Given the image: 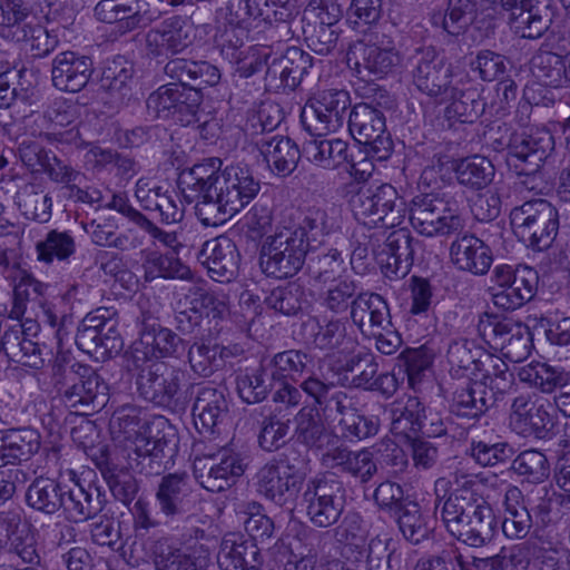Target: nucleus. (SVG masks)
Segmentation results:
<instances>
[{
	"label": "nucleus",
	"mask_w": 570,
	"mask_h": 570,
	"mask_svg": "<svg viewBox=\"0 0 570 570\" xmlns=\"http://www.w3.org/2000/svg\"><path fill=\"white\" fill-rule=\"evenodd\" d=\"M435 511L448 533L459 542L482 548L495 532V515L491 505L478 492L474 475L456 470L434 483Z\"/></svg>",
	"instance_id": "obj_1"
},
{
	"label": "nucleus",
	"mask_w": 570,
	"mask_h": 570,
	"mask_svg": "<svg viewBox=\"0 0 570 570\" xmlns=\"http://www.w3.org/2000/svg\"><path fill=\"white\" fill-rule=\"evenodd\" d=\"M140 410L124 404L112 415L127 441L128 458L140 473L158 475L167 469L177 449V438L167 421L159 419L150 425L140 416Z\"/></svg>",
	"instance_id": "obj_2"
},
{
	"label": "nucleus",
	"mask_w": 570,
	"mask_h": 570,
	"mask_svg": "<svg viewBox=\"0 0 570 570\" xmlns=\"http://www.w3.org/2000/svg\"><path fill=\"white\" fill-rule=\"evenodd\" d=\"M308 459L295 449H286L264 464L256 474V490L279 507L292 509L303 490Z\"/></svg>",
	"instance_id": "obj_3"
},
{
	"label": "nucleus",
	"mask_w": 570,
	"mask_h": 570,
	"mask_svg": "<svg viewBox=\"0 0 570 570\" xmlns=\"http://www.w3.org/2000/svg\"><path fill=\"white\" fill-rule=\"evenodd\" d=\"M52 381L65 405L76 413L94 411L107 402L108 385L89 365L79 362L69 366L56 363Z\"/></svg>",
	"instance_id": "obj_4"
},
{
	"label": "nucleus",
	"mask_w": 570,
	"mask_h": 570,
	"mask_svg": "<svg viewBox=\"0 0 570 570\" xmlns=\"http://www.w3.org/2000/svg\"><path fill=\"white\" fill-rule=\"evenodd\" d=\"M81 106L65 98L55 99L46 110L24 118L30 136L43 138L58 149L85 146L79 128Z\"/></svg>",
	"instance_id": "obj_5"
},
{
	"label": "nucleus",
	"mask_w": 570,
	"mask_h": 570,
	"mask_svg": "<svg viewBox=\"0 0 570 570\" xmlns=\"http://www.w3.org/2000/svg\"><path fill=\"white\" fill-rule=\"evenodd\" d=\"M409 214L413 229L426 237L449 236L463 228L459 202L449 191L413 197Z\"/></svg>",
	"instance_id": "obj_6"
},
{
	"label": "nucleus",
	"mask_w": 570,
	"mask_h": 570,
	"mask_svg": "<svg viewBox=\"0 0 570 570\" xmlns=\"http://www.w3.org/2000/svg\"><path fill=\"white\" fill-rule=\"evenodd\" d=\"M514 235L533 250H546L553 244L559 232V213L542 198L524 202L510 213Z\"/></svg>",
	"instance_id": "obj_7"
},
{
	"label": "nucleus",
	"mask_w": 570,
	"mask_h": 570,
	"mask_svg": "<svg viewBox=\"0 0 570 570\" xmlns=\"http://www.w3.org/2000/svg\"><path fill=\"white\" fill-rule=\"evenodd\" d=\"M213 166L195 164L179 173L177 185L184 200L195 204V214L204 226H218L229 213L220 205V195L210 181L217 161Z\"/></svg>",
	"instance_id": "obj_8"
},
{
	"label": "nucleus",
	"mask_w": 570,
	"mask_h": 570,
	"mask_svg": "<svg viewBox=\"0 0 570 570\" xmlns=\"http://www.w3.org/2000/svg\"><path fill=\"white\" fill-rule=\"evenodd\" d=\"M350 205L356 220L370 228H392L404 218V203L390 184L360 187Z\"/></svg>",
	"instance_id": "obj_9"
},
{
	"label": "nucleus",
	"mask_w": 570,
	"mask_h": 570,
	"mask_svg": "<svg viewBox=\"0 0 570 570\" xmlns=\"http://www.w3.org/2000/svg\"><path fill=\"white\" fill-rule=\"evenodd\" d=\"M413 61L414 86L439 104L448 102L453 98L459 90V85L468 78L466 73H453L451 66L445 63L432 47L417 48Z\"/></svg>",
	"instance_id": "obj_10"
},
{
	"label": "nucleus",
	"mask_w": 570,
	"mask_h": 570,
	"mask_svg": "<svg viewBox=\"0 0 570 570\" xmlns=\"http://www.w3.org/2000/svg\"><path fill=\"white\" fill-rule=\"evenodd\" d=\"M309 250L302 238L282 223L264 242L261 266L267 276L278 279L293 277L304 266Z\"/></svg>",
	"instance_id": "obj_11"
},
{
	"label": "nucleus",
	"mask_w": 570,
	"mask_h": 570,
	"mask_svg": "<svg viewBox=\"0 0 570 570\" xmlns=\"http://www.w3.org/2000/svg\"><path fill=\"white\" fill-rule=\"evenodd\" d=\"M302 501L306 517L316 528L336 524L346 505V489L334 474H322L307 481Z\"/></svg>",
	"instance_id": "obj_12"
},
{
	"label": "nucleus",
	"mask_w": 570,
	"mask_h": 570,
	"mask_svg": "<svg viewBox=\"0 0 570 570\" xmlns=\"http://www.w3.org/2000/svg\"><path fill=\"white\" fill-rule=\"evenodd\" d=\"M138 370L137 390L146 401L164 407H176L186 401L188 374L181 367L156 361Z\"/></svg>",
	"instance_id": "obj_13"
},
{
	"label": "nucleus",
	"mask_w": 570,
	"mask_h": 570,
	"mask_svg": "<svg viewBox=\"0 0 570 570\" xmlns=\"http://www.w3.org/2000/svg\"><path fill=\"white\" fill-rule=\"evenodd\" d=\"M492 303L495 307L512 312L530 302L539 282L537 271L527 265L498 264L490 276Z\"/></svg>",
	"instance_id": "obj_14"
},
{
	"label": "nucleus",
	"mask_w": 570,
	"mask_h": 570,
	"mask_svg": "<svg viewBox=\"0 0 570 570\" xmlns=\"http://www.w3.org/2000/svg\"><path fill=\"white\" fill-rule=\"evenodd\" d=\"M213 161H217L218 166L210 181L220 195V205L233 217L258 195L261 183L247 166L228 165L222 169L223 161L216 157L206 158L197 165L212 167Z\"/></svg>",
	"instance_id": "obj_15"
},
{
	"label": "nucleus",
	"mask_w": 570,
	"mask_h": 570,
	"mask_svg": "<svg viewBox=\"0 0 570 570\" xmlns=\"http://www.w3.org/2000/svg\"><path fill=\"white\" fill-rule=\"evenodd\" d=\"M351 96L345 89H324L315 94L303 108L301 120L313 136L341 129L350 114Z\"/></svg>",
	"instance_id": "obj_16"
},
{
	"label": "nucleus",
	"mask_w": 570,
	"mask_h": 570,
	"mask_svg": "<svg viewBox=\"0 0 570 570\" xmlns=\"http://www.w3.org/2000/svg\"><path fill=\"white\" fill-rule=\"evenodd\" d=\"M348 131L366 153L377 160H386L393 150V141L386 130L384 114L371 104L355 105L348 114Z\"/></svg>",
	"instance_id": "obj_17"
},
{
	"label": "nucleus",
	"mask_w": 570,
	"mask_h": 570,
	"mask_svg": "<svg viewBox=\"0 0 570 570\" xmlns=\"http://www.w3.org/2000/svg\"><path fill=\"white\" fill-rule=\"evenodd\" d=\"M478 332L487 344L500 351L510 362H522L531 354L532 341L528 327L512 320L484 314L479 320Z\"/></svg>",
	"instance_id": "obj_18"
},
{
	"label": "nucleus",
	"mask_w": 570,
	"mask_h": 570,
	"mask_svg": "<svg viewBox=\"0 0 570 570\" xmlns=\"http://www.w3.org/2000/svg\"><path fill=\"white\" fill-rule=\"evenodd\" d=\"M76 344L88 354L100 353L104 356L118 353L122 347V340L118 331L117 312L114 308L99 307L87 314L78 327Z\"/></svg>",
	"instance_id": "obj_19"
},
{
	"label": "nucleus",
	"mask_w": 570,
	"mask_h": 570,
	"mask_svg": "<svg viewBox=\"0 0 570 570\" xmlns=\"http://www.w3.org/2000/svg\"><path fill=\"white\" fill-rule=\"evenodd\" d=\"M554 149V138L546 128L514 132L508 144L507 161L519 175H531L539 170Z\"/></svg>",
	"instance_id": "obj_20"
},
{
	"label": "nucleus",
	"mask_w": 570,
	"mask_h": 570,
	"mask_svg": "<svg viewBox=\"0 0 570 570\" xmlns=\"http://www.w3.org/2000/svg\"><path fill=\"white\" fill-rule=\"evenodd\" d=\"M188 342L168 327L158 323H142L140 338L134 343L130 360L135 368L149 360L180 358L187 351Z\"/></svg>",
	"instance_id": "obj_21"
},
{
	"label": "nucleus",
	"mask_w": 570,
	"mask_h": 570,
	"mask_svg": "<svg viewBox=\"0 0 570 570\" xmlns=\"http://www.w3.org/2000/svg\"><path fill=\"white\" fill-rule=\"evenodd\" d=\"M203 95L193 88L167 83L153 91L146 101L149 114L157 118L174 117L177 121L188 125L194 120Z\"/></svg>",
	"instance_id": "obj_22"
},
{
	"label": "nucleus",
	"mask_w": 570,
	"mask_h": 570,
	"mask_svg": "<svg viewBox=\"0 0 570 570\" xmlns=\"http://www.w3.org/2000/svg\"><path fill=\"white\" fill-rule=\"evenodd\" d=\"M377 29L370 32H356L362 41L367 42L362 49L361 60L357 61L358 72L363 69L368 75L383 78L393 72L401 63V55L395 48L390 35L392 27L389 22L379 23Z\"/></svg>",
	"instance_id": "obj_23"
},
{
	"label": "nucleus",
	"mask_w": 570,
	"mask_h": 570,
	"mask_svg": "<svg viewBox=\"0 0 570 570\" xmlns=\"http://www.w3.org/2000/svg\"><path fill=\"white\" fill-rule=\"evenodd\" d=\"M245 471L238 453L222 449L205 459L195 460V474L199 484L210 492H222L233 487Z\"/></svg>",
	"instance_id": "obj_24"
},
{
	"label": "nucleus",
	"mask_w": 570,
	"mask_h": 570,
	"mask_svg": "<svg viewBox=\"0 0 570 570\" xmlns=\"http://www.w3.org/2000/svg\"><path fill=\"white\" fill-rule=\"evenodd\" d=\"M502 14L511 31L525 39H538L550 28L549 7L540 0H500Z\"/></svg>",
	"instance_id": "obj_25"
},
{
	"label": "nucleus",
	"mask_w": 570,
	"mask_h": 570,
	"mask_svg": "<svg viewBox=\"0 0 570 570\" xmlns=\"http://www.w3.org/2000/svg\"><path fill=\"white\" fill-rule=\"evenodd\" d=\"M553 405L547 400L532 401L521 394L512 401L509 416L510 428L522 436L546 439L554 428Z\"/></svg>",
	"instance_id": "obj_26"
},
{
	"label": "nucleus",
	"mask_w": 570,
	"mask_h": 570,
	"mask_svg": "<svg viewBox=\"0 0 570 570\" xmlns=\"http://www.w3.org/2000/svg\"><path fill=\"white\" fill-rule=\"evenodd\" d=\"M193 43L191 27L183 16L166 18L157 28L147 31L145 49L149 56L178 55Z\"/></svg>",
	"instance_id": "obj_27"
},
{
	"label": "nucleus",
	"mask_w": 570,
	"mask_h": 570,
	"mask_svg": "<svg viewBox=\"0 0 570 570\" xmlns=\"http://www.w3.org/2000/svg\"><path fill=\"white\" fill-rule=\"evenodd\" d=\"M198 261L207 268L212 279L229 283L238 274L240 255L236 244L228 236L222 235L203 244Z\"/></svg>",
	"instance_id": "obj_28"
},
{
	"label": "nucleus",
	"mask_w": 570,
	"mask_h": 570,
	"mask_svg": "<svg viewBox=\"0 0 570 570\" xmlns=\"http://www.w3.org/2000/svg\"><path fill=\"white\" fill-rule=\"evenodd\" d=\"M158 513L174 521L191 510L195 504L189 478L186 473L164 475L155 490Z\"/></svg>",
	"instance_id": "obj_29"
},
{
	"label": "nucleus",
	"mask_w": 570,
	"mask_h": 570,
	"mask_svg": "<svg viewBox=\"0 0 570 570\" xmlns=\"http://www.w3.org/2000/svg\"><path fill=\"white\" fill-rule=\"evenodd\" d=\"M72 484H65L61 509L65 518L72 522H85L97 517L105 508L106 497L94 483L87 485L71 479Z\"/></svg>",
	"instance_id": "obj_30"
},
{
	"label": "nucleus",
	"mask_w": 570,
	"mask_h": 570,
	"mask_svg": "<svg viewBox=\"0 0 570 570\" xmlns=\"http://www.w3.org/2000/svg\"><path fill=\"white\" fill-rule=\"evenodd\" d=\"M420 245V240L415 239L406 228L390 233L381 253L383 275L389 279L405 277L411 271L415 250Z\"/></svg>",
	"instance_id": "obj_31"
},
{
	"label": "nucleus",
	"mask_w": 570,
	"mask_h": 570,
	"mask_svg": "<svg viewBox=\"0 0 570 570\" xmlns=\"http://www.w3.org/2000/svg\"><path fill=\"white\" fill-rule=\"evenodd\" d=\"M92 72V59L80 52L66 50L52 59L51 80L61 91H80L90 80Z\"/></svg>",
	"instance_id": "obj_32"
},
{
	"label": "nucleus",
	"mask_w": 570,
	"mask_h": 570,
	"mask_svg": "<svg viewBox=\"0 0 570 570\" xmlns=\"http://www.w3.org/2000/svg\"><path fill=\"white\" fill-rule=\"evenodd\" d=\"M450 259L456 269L484 276L493 263L492 249L473 234L456 237L450 246Z\"/></svg>",
	"instance_id": "obj_33"
},
{
	"label": "nucleus",
	"mask_w": 570,
	"mask_h": 570,
	"mask_svg": "<svg viewBox=\"0 0 570 570\" xmlns=\"http://www.w3.org/2000/svg\"><path fill=\"white\" fill-rule=\"evenodd\" d=\"M286 225L309 249H317L325 245L326 237L340 228L335 209L320 206L308 207L298 222H288Z\"/></svg>",
	"instance_id": "obj_34"
},
{
	"label": "nucleus",
	"mask_w": 570,
	"mask_h": 570,
	"mask_svg": "<svg viewBox=\"0 0 570 570\" xmlns=\"http://www.w3.org/2000/svg\"><path fill=\"white\" fill-rule=\"evenodd\" d=\"M350 316L363 336L379 333L392 322L387 302L375 293L358 294L353 299Z\"/></svg>",
	"instance_id": "obj_35"
},
{
	"label": "nucleus",
	"mask_w": 570,
	"mask_h": 570,
	"mask_svg": "<svg viewBox=\"0 0 570 570\" xmlns=\"http://www.w3.org/2000/svg\"><path fill=\"white\" fill-rule=\"evenodd\" d=\"M165 75L175 80V85L202 91L203 87L215 86L220 80L218 68L208 61L175 58L164 67Z\"/></svg>",
	"instance_id": "obj_36"
},
{
	"label": "nucleus",
	"mask_w": 570,
	"mask_h": 570,
	"mask_svg": "<svg viewBox=\"0 0 570 570\" xmlns=\"http://www.w3.org/2000/svg\"><path fill=\"white\" fill-rule=\"evenodd\" d=\"M40 444V434L35 429L0 430V468L29 461L38 453Z\"/></svg>",
	"instance_id": "obj_37"
},
{
	"label": "nucleus",
	"mask_w": 570,
	"mask_h": 570,
	"mask_svg": "<svg viewBox=\"0 0 570 570\" xmlns=\"http://www.w3.org/2000/svg\"><path fill=\"white\" fill-rule=\"evenodd\" d=\"M255 144L274 174L286 177L297 167L301 150L289 137L263 136Z\"/></svg>",
	"instance_id": "obj_38"
},
{
	"label": "nucleus",
	"mask_w": 570,
	"mask_h": 570,
	"mask_svg": "<svg viewBox=\"0 0 570 570\" xmlns=\"http://www.w3.org/2000/svg\"><path fill=\"white\" fill-rule=\"evenodd\" d=\"M220 570H259L263 560L261 550L252 540L226 537L217 553Z\"/></svg>",
	"instance_id": "obj_39"
},
{
	"label": "nucleus",
	"mask_w": 570,
	"mask_h": 570,
	"mask_svg": "<svg viewBox=\"0 0 570 570\" xmlns=\"http://www.w3.org/2000/svg\"><path fill=\"white\" fill-rule=\"evenodd\" d=\"M228 413V402L223 390L212 385L198 386L193 405L195 425L200 423L205 432H214Z\"/></svg>",
	"instance_id": "obj_40"
},
{
	"label": "nucleus",
	"mask_w": 570,
	"mask_h": 570,
	"mask_svg": "<svg viewBox=\"0 0 570 570\" xmlns=\"http://www.w3.org/2000/svg\"><path fill=\"white\" fill-rule=\"evenodd\" d=\"M493 403V395L489 394L482 382L465 381L453 391L450 411L452 414L478 419L483 415Z\"/></svg>",
	"instance_id": "obj_41"
},
{
	"label": "nucleus",
	"mask_w": 570,
	"mask_h": 570,
	"mask_svg": "<svg viewBox=\"0 0 570 570\" xmlns=\"http://www.w3.org/2000/svg\"><path fill=\"white\" fill-rule=\"evenodd\" d=\"M313 344L327 353L350 355L357 348L358 341L346 320L332 318L318 325Z\"/></svg>",
	"instance_id": "obj_42"
},
{
	"label": "nucleus",
	"mask_w": 570,
	"mask_h": 570,
	"mask_svg": "<svg viewBox=\"0 0 570 570\" xmlns=\"http://www.w3.org/2000/svg\"><path fill=\"white\" fill-rule=\"evenodd\" d=\"M532 75L544 86L570 87V51L558 55L552 51H538L531 59Z\"/></svg>",
	"instance_id": "obj_43"
},
{
	"label": "nucleus",
	"mask_w": 570,
	"mask_h": 570,
	"mask_svg": "<svg viewBox=\"0 0 570 570\" xmlns=\"http://www.w3.org/2000/svg\"><path fill=\"white\" fill-rule=\"evenodd\" d=\"M142 546L157 570H198L190 554L175 547L167 535L148 537Z\"/></svg>",
	"instance_id": "obj_44"
},
{
	"label": "nucleus",
	"mask_w": 570,
	"mask_h": 570,
	"mask_svg": "<svg viewBox=\"0 0 570 570\" xmlns=\"http://www.w3.org/2000/svg\"><path fill=\"white\" fill-rule=\"evenodd\" d=\"M296 436L298 442L317 452L338 442V436L326 429L320 414L309 407L301 409L296 416Z\"/></svg>",
	"instance_id": "obj_45"
},
{
	"label": "nucleus",
	"mask_w": 570,
	"mask_h": 570,
	"mask_svg": "<svg viewBox=\"0 0 570 570\" xmlns=\"http://www.w3.org/2000/svg\"><path fill=\"white\" fill-rule=\"evenodd\" d=\"M303 155L309 163L326 170H334L351 163L348 144L340 138H315L306 141Z\"/></svg>",
	"instance_id": "obj_46"
},
{
	"label": "nucleus",
	"mask_w": 570,
	"mask_h": 570,
	"mask_svg": "<svg viewBox=\"0 0 570 570\" xmlns=\"http://www.w3.org/2000/svg\"><path fill=\"white\" fill-rule=\"evenodd\" d=\"M144 277L147 282L157 278L180 279L194 282L191 269L174 255L161 254L157 250L142 252Z\"/></svg>",
	"instance_id": "obj_47"
},
{
	"label": "nucleus",
	"mask_w": 570,
	"mask_h": 570,
	"mask_svg": "<svg viewBox=\"0 0 570 570\" xmlns=\"http://www.w3.org/2000/svg\"><path fill=\"white\" fill-rule=\"evenodd\" d=\"M522 493L517 487H509L504 494V518L502 531L508 539H524L532 528V517L528 507L521 503Z\"/></svg>",
	"instance_id": "obj_48"
},
{
	"label": "nucleus",
	"mask_w": 570,
	"mask_h": 570,
	"mask_svg": "<svg viewBox=\"0 0 570 570\" xmlns=\"http://www.w3.org/2000/svg\"><path fill=\"white\" fill-rule=\"evenodd\" d=\"M307 273L320 284L336 282L346 271L345 256L337 247L311 249L307 255Z\"/></svg>",
	"instance_id": "obj_49"
},
{
	"label": "nucleus",
	"mask_w": 570,
	"mask_h": 570,
	"mask_svg": "<svg viewBox=\"0 0 570 570\" xmlns=\"http://www.w3.org/2000/svg\"><path fill=\"white\" fill-rule=\"evenodd\" d=\"M266 368L274 381L297 382L314 366L313 357L299 350H287L275 354L267 362Z\"/></svg>",
	"instance_id": "obj_50"
},
{
	"label": "nucleus",
	"mask_w": 570,
	"mask_h": 570,
	"mask_svg": "<svg viewBox=\"0 0 570 570\" xmlns=\"http://www.w3.org/2000/svg\"><path fill=\"white\" fill-rule=\"evenodd\" d=\"M389 414L392 433L410 439L411 433L420 430L425 406L416 396H404L391 403Z\"/></svg>",
	"instance_id": "obj_51"
},
{
	"label": "nucleus",
	"mask_w": 570,
	"mask_h": 570,
	"mask_svg": "<svg viewBox=\"0 0 570 570\" xmlns=\"http://www.w3.org/2000/svg\"><path fill=\"white\" fill-rule=\"evenodd\" d=\"M63 488L65 484L56 480L37 478L26 491V503L38 512L55 514L61 509Z\"/></svg>",
	"instance_id": "obj_52"
},
{
	"label": "nucleus",
	"mask_w": 570,
	"mask_h": 570,
	"mask_svg": "<svg viewBox=\"0 0 570 570\" xmlns=\"http://www.w3.org/2000/svg\"><path fill=\"white\" fill-rule=\"evenodd\" d=\"M518 376L543 393H551L557 387L566 390L570 385V375L564 370L547 363H529L519 368Z\"/></svg>",
	"instance_id": "obj_53"
},
{
	"label": "nucleus",
	"mask_w": 570,
	"mask_h": 570,
	"mask_svg": "<svg viewBox=\"0 0 570 570\" xmlns=\"http://www.w3.org/2000/svg\"><path fill=\"white\" fill-rule=\"evenodd\" d=\"M191 305L202 314L204 323L206 322L204 331H207L208 336L219 332V321H223L229 314L227 296L214 289L206 291L198 287Z\"/></svg>",
	"instance_id": "obj_54"
},
{
	"label": "nucleus",
	"mask_w": 570,
	"mask_h": 570,
	"mask_svg": "<svg viewBox=\"0 0 570 570\" xmlns=\"http://www.w3.org/2000/svg\"><path fill=\"white\" fill-rule=\"evenodd\" d=\"M453 170L459 184L472 190L485 188L494 177L492 163L479 155L454 161Z\"/></svg>",
	"instance_id": "obj_55"
},
{
	"label": "nucleus",
	"mask_w": 570,
	"mask_h": 570,
	"mask_svg": "<svg viewBox=\"0 0 570 570\" xmlns=\"http://www.w3.org/2000/svg\"><path fill=\"white\" fill-rule=\"evenodd\" d=\"M188 362L194 373L207 377L219 370L225 358L230 356L229 348L218 344L208 345L204 342L187 345Z\"/></svg>",
	"instance_id": "obj_56"
},
{
	"label": "nucleus",
	"mask_w": 570,
	"mask_h": 570,
	"mask_svg": "<svg viewBox=\"0 0 570 570\" xmlns=\"http://www.w3.org/2000/svg\"><path fill=\"white\" fill-rule=\"evenodd\" d=\"M469 77L459 85V90L453 98H450L446 107V115L451 119H456L461 122H473L483 112L485 104L480 99V94L476 88H465L469 83Z\"/></svg>",
	"instance_id": "obj_57"
},
{
	"label": "nucleus",
	"mask_w": 570,
	"mask_h": 570,
	"mask_svg": "<svg viewBox=\"0 0 570 570\" xmlns=\"http://www.w3.org/2000/svg\"><path fill=\"white\" fill-rule=\"evenodd\" d=\"M383 0H351L346 12V23L354 32H370L377 29L383 18Z\"/></svg>",
	"instance_id": "obj_58"
},
{
	"label": "nucleus",
	"mask_w": 570,
	"mask_h": 570,
	"mask_svg": "<svg viewBox=\"0 0 570 570\" xmlns=\"http://www.w3.org/2000/svg\"><path fill=\"white\" fill-rule=\"evenodd\" d=\"M37 258L50 264L53 261H67L76 252V242L68 230H49L43 239L36 244Z\"/></svg>",
	"instance_id": "obj_59"
},
{
	"label": "nucleus",
	"mask_w": 570,
	"mask_h": 570,
	"mask_svg": "<svg viewBox=\"0 0 570 570\" xmlns=\"http://www.w3.org/2000/svg\"><path fill=\"white\" fill-rule=\"evenodd\" d=\"M17 204L21 213L38 223L51 218L52 198L37 185H27L17 194Z\"/></svg>",
	"instance_id": "obj_60"
},
{
	"label": "nucleus",
	"mask_w": 570,
	"mask_h": 570,
	"mask_svg": "<svg viewBox=\"0 0 570 570\" xmlns=\"http://www.w3.org/2000/svg\"><path fill=\"white\" fill-rule=\"evenodd\" d=\"M392 517L409 542L419 544L429 537L426 520L415 501L405 502Z\"/></svg>",
	"instance_id": "obj_61"
},
{
	"label": "nucleus",
	"mask_w": 570,
	"mask_h": 570,
	"mask_svg": "<svg viewBox=\"0 0 570 570\" xmlns=\"http://www.w3.org/2000/svg\"><path fill=\"white\" fill-rule=\"evenodd\" d=\"M266 364L263 362L259 367L246 370L236 376V389L239 397L248 403H259L266 399L271 385L266 381Z\"/></svg>",
	"instance_id": "obj_62"
},
{
	"label": "nucleus",
	"mask_w": 570,
	"mask_h": 570,
	"mask_svg": "<svg viewBox=\"0 0 570 570\" xmlns=\"http://www.w3.org/2000/svg\"><path fill=\"white\" fill-rule=\"evenodd\" d=\"M134 67L125 57L118 56L108 61L102 71L101 87L118 98L129 91Z\"/></svg>",
	"instance_id": "obj_63"
},
{
	"label": "nucleus",
	"mask_w": 570,
	"mask_h": 570,
	"mask_svg": "<svg viewBox=\"0 0 570 570\" xmlns=\"http://www.w3.org/2000/svg\"><path fill=\"white\" fill-rule=\"evenodd\" d=\"M470 570L469 561L464 558L459 547L449 544L438 554L421 557L414 570Z\"/></svg>",
	"instance_id": "obj_64"
}]
</instances>
